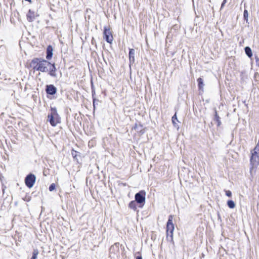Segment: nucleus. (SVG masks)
Returning <instances> with one entry per match:
<instances>
[{
  "label": "nucleus",
  "mask_w": 259,
  "mask_h": 259,
  "mask_svg": "<svg viewBox=\"0 0 259 259\" xmlns=\"http://www.w3.org/2000/svg\"><path fill=\"white\" fill-rule=\"evenodd\" d=\"M30 66L34 70L41 72H49L50 75L55 76L56 75V67L54 64L39 58L33 59L30 63Z\"/></svg>",
  "instance_id": "obj_1"
},
{
  "label": "nucleus",
  "mask_w": 259,
  "mask_h": 259,
  "mask_svg": "<svg viewBox=\"0 0 259 259\" xmlns=\"http://www.w3.org/2000/svg\"><path fill=\"white\" fill-rule=\"evenodd\" d=\"M48 120L53 126H55L61 122V118L55 108H51V113L48 116Z\"/></svg>",
  "instance_id": "obj_2"
},
{
  "label": "nucleus",
  "mask_w": 259,
  "mask_h": 259,
  "mask_svg": "<svg viewBox=\"0 0 259 259\" xmlns=\"http://www.w3.org/2000/svg\"><path fill=\"white\" fill-rule=\"evenodd\" d=\"M250 163L252 166L250 168L251 171L254 167H256L259 164V146H255L251 151Z\"/></svg>",
  "instance_id": "obj_3"
},
{
  "label": "nucleus",
  "mask_w": 259,
  "mask_h": 259,
  "mask_svg": "<svg viewBox=\"0 0 259 259\" xmlns=\"http://www.w3.org/2000/svg\"><path fill=\"white\" fill-rule=\"evenodd\" d=\"M172 220L173 217L169 215L166 224L167 239L171 242H173V232L175 228Z\"/></svg>",
  "instance_id": "obj_4"
},
{
  "label": "nucleus",
  "mask_w": 259,
  "mask_h": 259,
  "mask_svg": "<svg viewBox=\"0 0 259 259\" xmlns=\"http://www.w3.org/2000/svg\"><path fill=\"white\" fill-rule=\"evenodd\" d=\"M135 201L139 203V207H142L145 202V193L141 191L135 195Z\"/></svg>",
  "instance_id": "obj_5"
},
{
  "label": "nucleus",
  "mask_w": 259,
  "mask_h": 259,
  "mask_svg": "<svg viewBox=\"0 0 259 259\" xmlns=\"http://www.w3.org/2000/svg\"><path fill=\"white\" fill-rule=\"evenodd\" d=\"M104 38L106 41L109 44H111L113 40V36L110 29L106 27H105L104 28Z\"/></svg>",
  "instance_id": "obj_6"
},
{
  "label": "nucleus",
  "mask_w": 259,
  "mask_h": 259,
  "mask_svg": "<svg viewBox=\"0 0 259 259\" xmlns=\"http://www.w3.org/2000/svg\"><path fill=\"white\" fill-rule=\"evenodd\" d=\"M35 182V177L32 174L28 175L25 178V183L26 185L29 188L33 187Z\"/></svg>",
  "instance_id": "obj_7"
},
{
  "label": "nucleus",
  "mask_w": 259,
  "mask_h": 259,
  "mask_svg": "<svg viewBox=\"0 0 259 259\" xmlns=\"http://www.w3.org/2000/svg\"><path fill=\"white\" fill-rule=\"evenodd\" d=\"M46 92L47 94L50 95H54L57 92L56 88L52 84L48 85L47 86Z\"/></svg>",
  "instance_id": "obj_8"
},
{
  "label": "nucleus",
  "mask_w": 259,
  "mask_h": 259,
  "mask_svg": "<svg viewBox=\"0 0 259 259\" xmlns=\"http://www.w3.org/2000/svg\"><path fill=\"white\" fill-rule=\"evenodd\" d=\"M37 15L33 11L29 10L27 14V19L28 21L32 22L36 17Z\"/></svg>",
  "instance_id": "obj_9"
},
{
  "label": "nucleus",
  "mask_w": 259,
  "mask_h": 259,
  "mask_svg": "<svg viewBox=\"0 0 259 259\" xmlns=\"http://www.w3.org/2000/svg\"><path fill=\"white\" fill-rule=\"evenodd\" d=\"M53 49L51 46H49L47 49V56L46 58L48 60H50L53 56Z\"/></svg>",
  "instance_id": "obj_10"
},
{
  "label": "nucleus",
  "mask_w": 259,
  "mask_h": 259,
  "mask_svg": "<svg viewBox=\"0 0 259 259\" xmlns=\"http://www.w3.org/2000/svg\"><path fill=\"white\" fill-rule=\"evenodd\" d=\"M135 50L133 49H130L129 52V61L130 64L135 62Z\"/></svg>",
  "instance_id": "obj_11"
},
{
  "label": "nucleus",
  "mask_w": 259,
  "mask_h": 259,
  "mask_svg": "<svg viewBox=\"0 0 259 259\" xmlns=\"http://www.w3.org/2000/svg\"><path fill=\"white\" fill-rule=\"evenodd\" d=\"M245 52L246 55L248 57H249V58L252 57V51L249 47H245Z\"/></svg>",
  "instance_id": "obj_12"
},
{
  "label": "nucleus",
  "mask_w": 259,
  "mask_h": 259,
  "mask_svg": "<svg viewBox=\"0 0 259 259\" xmlns=\"http://www.w3.org/2000/svg\"><path fill=\"white\" fill-rule=\"evenodd\" d=\"M129 207L134 209V210H136L137 209V205H136V202L135 201H132L130 203H129Z\"/></svg>",
  "instance_id": "obj_13"
},
{
  "label": "nucleus",
  "mask_w": 259,
  "mask_h": 259,
  "mask_svg": "<svg viewBox=\"0 0 259 259\" xmlns=\"http://www.w3.org/2000/svg\"><path fill=\"white\" fill-rule=\"evenodd\" d=\"M227 205L230 208H234L235 207V204L233 200H230L227 201Z\"/></svg>",
  "instance_id": "obj_14"
},
{
  "label": "nucleus",
  "mask_w": 259,
  "mask_h": 259,
  "mask_svg": "<svg viewBox=\"0 0 259 259\" xmlns=\"http://www.w3.org/2000/svg\"><path fill=\"white\" fill-rule=\"evenodd\" d=\"M198 83V87L199 89H202L204 85L203 79L201 78H199L197 79Z\"/></svg>",
  "instance_id": "obj_15"
},
{
  "label": "nucleus",
  "mask_w": 259,
  "mask_h": 259,
  "mask_svg": "<svg viewBox=\"0 0 259 259\" xmlns=\"http://www.w3.org/2000/svg\"><path fill=\"white\" fill-rule=\"evenodd\" d=\"M214 120L218 123V126H220L221 125V122L219 116L218 115L217 113H215Z\"/></svg>",
  "instance_id": "obj_16"
},
{
  "label": "nucleus",
  "mask_w": 259,
  "mask_h": 259,
  "mask_svg": "<svg viewBox=\"0 0 259 259\" xmlns=\"http://www.w3.org/2000/svg\"><path fill=\"white\" fill-rule=\"evenodd\" d=\"M38 254V251L37 249L34 250L32 254V256L31 259H36Z\"/></svg>",
  "instance_id": "obj_17"
},
{
  "label": "nucleus",
  "mask_w": 259,
  "mask_h": 259,
  "mask_svg": "<svg viewBox=\"0 0 259 259\" xmlns=\"http://www.w3.org/2000/svg\"><path fill=\"white\" fill-rule=\"evenodd\" d=\"M248 12L247 10H245L244 11L243 17H244V19L246 20V21L248 20Z\"/></svg>",
  "instance_id": "obj_18"
},
{
  "label": "nucleus",
  "mask_w": 259,
  "mask_h": 259,
  "mask_svg": "<svg viewBox=\"0 0 259 259\" xmlns=\"http://www.w3.org/2000/svg\"><path fill=\"white\" fill-rule=\"evenodd\" d=\"M176 121H177V117L176 116V114H175L172 117V121L173 124L176 125Z\"/></svg>",
  "instance_id": "obj_19"
},
{
  "label": "nucleus",
  "mask_w": 259,
  "mask_h": 259,
  "mask_svg": "<svg viewBox=\"0 0 259 259\" xmlns=\"http://www.w3.org/2000/svg\"><path fill=\"white\" fill-rule=\"evenodd\" d=\"M55 188H56V186H55V184L53 183L50 186L49 190L50 191H52L55 189Z\"/></svg>",
  "instance_id": "obj_20"
},
{
  "label": "nucleus",
  "mask_w": 259,
  "mask_h": 259,
  "mask_svg": "<svg viewBox=\"0 0 259 259\" xmlns=\"http://www.w3.org/2000/svg\"><path fill=\"white\" fill-rule=\"evenodd\" d=\"M225 193L226 195L229 197H231L232 196V193L230 190L225 191Z\"/></svg>",
  "instance_id": "obj_21"
},
{
  "label": "nucleus",
  "mask_w": 259,
  "mask_h": 259,
  "mask_svg": "<svg viewBox=\"0 0 259 259\" xmlns=\"http://www.w3.org/2000/svg\"><path fill=\"white\" fill-rule=\"evenodd\" d=\"M71 154L74 158L76 156V152L75 151L72 150Z\"/></svg>",
  "instance_id": "obj_22"
},
{
  "label": "nucleus",
  "mask_w": 259,
  "mask_h": 259,
  "mask_svg": "<svg viewBox=\"0 0 259 259\" xmlns=\"http://www.w3.org/2000/svg\"><path fill=\"white\" fill-rule=\"evenodd\" d=\"M226 2V0H224L222 4L221 7L222 8Z\"/></svg>",
  "instance_id": "obj_23"
},
{
  "label": "nucleus",
  "mask_w": 259,
  "mask_h": 259,
  "mask_svg": "<svg viewBox=\"0 0 259 259\" xmlns=\"http://www.w3.org/2000/svg\"><path fill=\"white\" fill-rule=\"evenodd\" d=\"M226 2V0H224L222 4L221 7L222 8Z\"/></svg>",
  "instance_id": "obj_24"
},
{
  "label": "nucleus",
  "mask_w": 259,
  "mask_h": 259,
  "mask_svg": "<svg viewBox=\"0 0 259 259\" xmlns=\"http://www.w3.org/2000/svg\"><path fill=\"white\" fill-rule=\"evenodd\" d=\"M136 259H142V257L141 256H137Z\"/></svg>",
  "instance_id": "obj_25"
},
{
  "label": "nucleus",
  "mask_w": 259,
  "mask_h": 259,
  "mask_svg": "<svg viewBox=\"0 0 259 259\" xmlns=\"http://www.w3.org/2000/svg\"><path fill=\"white\" fill-rule=\"evenodd\" d=\"M93 105L95 107V101H94V102H93Z\"/></svg>",
  "instance_id": "obj_26"
},
{
  "label": "nucleus",
  "mask_w": 259,
  "mask_h": 259,
  "mask_svg": "<svg viewBox=\"0 0 259 259\" xmlns=\"http://www.w3.org/2000/svg\"><path fill=\"white\" fill-rule=\"evenodd\" d=\"M91 142H89V145H90Z\"/></svg>",
  "instance_id": "obj_27"
}]
</instances>
